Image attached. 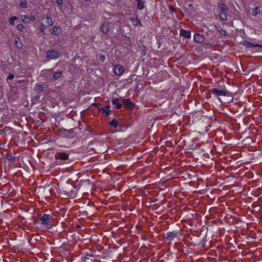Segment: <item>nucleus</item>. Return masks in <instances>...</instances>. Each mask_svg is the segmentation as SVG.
Masks as SVG:
<instances>
[{
    "label": "nucleus",
    "instance_id": "nucleus-16",
    "mask_svg": "<svg viewBox=\"0 0 262 262\" xmlns=\"http://www.w3.org/2000/svg\"><path fill=\"white\" fill-rule=\"evenodd\" d=\"M227 11L220 12L219 17L220 19L223 20H226L227 19Z\"/></svg>",
    "mask_w": 262,
    "mask_h": 262
},
{
    "label": "nucleus",
    "instance_id": "nucleus-31",
    "mask_svg": "<svg viewBox=\"0 0 262 262\" xmlns=\"http://www.w3.org/2000/svg\"><path fill=\"white\" fill-rule=\"evenodd\" d=\"M14 75H13V74H9V76H8V77H7V79H8V80H11L13 79H14Z\"/></svg>",
    "mask_w": 262,
    "mask_h": 262
},
{
    "label": "nucleus",
    "instance_id": "nucleus-43",
    "mask_svg": "<svg viewBox=\"0 0 262 262\" xmlns=\"http://www.w3.org/2000/svg\"><path fill=\"white\" fill-rule=\"evenodd\" d=\"M218 99H219L220 101H221V99H220V98H218Z\"/></svg>",
    "mask_w": 262,
    "mask_h": 262
},
{
    "label": "nucleus",
    "instance_id": "nucleus-6",
    "mask_svg": "<svg viewBox=\"0 0 262 262\" xmlns=\"http://www.w3.org/2000/svg\"><path fill=\"white\" fill-rule=\"evenodd\" d=\"M114 71L116 75L121 76L123 73L124 69L123 66L117 64L114 67Z\"/></svg>",
    "mask_w": 262,
    "mask_h": 262
},
{
    "label": "nucleus",
    "instance_id": "nucleus-7",
    "mask_svg": "<svg viewBox=\"0 0 262 262\" xmlns=\"http://www.w3.org/2000/svg\"><path fill=\"white\" fill-rule=\"evenodd\" d=\"M122 104L130 110H133L135 106L134 103L132 101H131L129 99H124L122 102Z\"/></svg>",
    "mask_w": 262,
    "mask_h": 262
},
{
    "label": "nucleus",
    "instance_id": "nucleus-29",
    "mask_svg": "<svg viewBox=\"0 0 262 262\" xmlns=\"http://www.w3.org/2000/svg\"><path fill=\"white\" fill-rule=\"evenodd\" d=\"M16 27L17 29L20 31H23L24 29V26L22 24H18Z\"/></svg>",
    "mask_w": 262,
    "mask_h": 262
},
{
    "label": "nucleus",
    "instance_id": "nucleus-8",
    "mask_svg": "<svg viewBox=\"0 0 262 262\" xmlns=\"http://www.w3.org/2000/svg\"><path fill=\"white\" fill-rule=\"evenodd\" d=\"M194 41L198 43H202L204 41V36L200 34L195 33L193 36Z\"/></svg>",
    "mask_w": 262,
    "mask_h": 262
},
{
    "label": "nucleus",
    "instance_id": "nucleus-21",
    "mask_svg": "<svg viewBox=\"0 0 262 262\" xmlns=\"http://www.w3.org/2000/svg\"><path fill=\"white\" fill-rule=\"evenodd\" d=\"M21 19L23 22L24 23H30L29 17L27 15H22L21 16Z\"/></svg>",
    "mask_w": 262,
    "mask_h": 262
},
{
    "label": "nucleus",
    "instance_id": "nucleus-28",
    "mask_svg": "<svg viewBox=\"0 0 262 262\" xmlns=\"http://www.w3.org/2000/svg\"><path fill=\"white\" fill-rule=\"evenodd\" d=\"M36 91L38 92H42L43 91V87L41 85H36L35 86Z\"/></svg>",
    "mask_w": 262,
    "mask_h": 262
},
{
    "label": "nucleus",
    "instance_id": "nucleus-26",
    "mask_svg": "<svg viewBox=\"0 0 262 262\" xmlns=\"http://www.w3.org/2000/svg\"><path fill=\"white\" fill-rule=\"evenodd\" d=\"M46 19H47L46 24H48V26H50L53 24V19L51 17H47L46 18Z\"/></svg>",
    "mask_w": 262,
    "mask_h": 262
},
{
    "label": "nucleus",
    "instance_id": "nucleus-37",
    "mask_svg": "<svg viewBox=\"0 0 262 262\" xmlns=\"http://www.w3.org/2000/svg\"><path fill=\"white\" fill-rule=\"evenodd\" d=\"M170 10L172 12V11H175L174 9L173 8L170 7Z\"/></svg>",
    "mask_w": 262,
    "mask_h": 262
},
{
    "label": "nucleus",
    "instance_id": "nucleus-5",
    "mask_svg": "<svg viewBox=\"0 0 262 262\" xmlns=\"http://www.w3.org/2000/svg\"><path fill=\"white\" fill-rule=\"evenodd\" d=\"M62 76V72L61 71L57 72H52L49 74V77L52 76L50 79L53 81H55Z\"/></svg>",
    "mask_w": 262,
    "mask_h": 262
},
{
    "label": "nucleus",
    "instance_id": "nucleus-10",
    "mask_svg": "<svg viewBox=\"0 0 262 262\" xmlns=\"http://www.w3.org/2000/svg\"><path fill=\"white\" fill-rule=\"evenodd\" d=\"M56 159H59L61 160H66L69 159V155L66 152H58L56 156Z\"/></svg>",
    "mask_w": 262,
    "mask_h": 262
},
{
    "label": "nucleus",
    "instance_id": "nucleus-38",
    "mask_svg": "<svg viewBox=\"0 0 262 262\" xmlns=\"http://www.w3.org/2000/svg\"><path fill=\"white\" fill-rule=\"evenodd\" d=\"M257 45V47H260L261 48H262V44H258V43H256Z\"/></svg>",
    "mask_w": 262,
    "mask_h": 262
},
{
    "label": "nucleus",
    "instance_id": "nucleus-30",
    "mask_svg": "<svg viewBox=\"0 0 262 262\" xmlns=\"http://www.w3.org/2000/svg\"><path fill=\"white\" fill-rule=\"evenodd\" d=\"M40 30L42 33H44L45 30V25L43 23H41L40 26Z\"/></svg>",
    "mask_w": 262,
    "mask_h": 262
},
{
    "label": "nucleus",
    "instance_id": "nucleus-35",
    "mask_svg": "<svg viewBox=\"0 0 262 262\" xmlns=\"http://www.w3.org/2000/svg\"><path fill=\"white\" fill-rule=\"evenodd\" d=\"M65 131L68 132V133H72L73 132V129H71L70 130H67L66 129Z\"/></svg>",
    "mask_w": 262,
    "mask_h": 262
},
{
    "label": "nucleus",
    "instance_id": "nucleus-19",
    "mask_svg": "<svg viewBox=\"0 0 262 262\" xmlns=\"http://www.w3.org/2000/svg\"><path fill=\"white\" fill-rule=\"evenodd\" d=\"M244 45L247 48L257 47V45L256 43L254 44L253 43L247 41L244 42Z\"/></svg>",
    "mask_w": 262,
    "mask_h": 262
},
{
    "label": "nucleus",
    "instance_id": "nucleus-24",
    "mask_svg": "<svg viewBox=\"0 0 262 262\" xmlns=\"http://www.w3.org/2000/svg\"><path fill=\"white\" fill-rule=\"evenodd\" d=\"M60 30V28L59 27H54L53 29V31L52 32V34L54 35H57Z\"/></svg>",
    "mask_w": 262,
    "mask_h": 262
},
{
    "label": "nucleus",
    "instance_id": "nucleus-40",
    "mask_svg": "<svg viewBox=\"0 0 262 262\" xmlns=\"http://www.w3.org/2000/svg\"><path fill=\"white\" fill-rule=\"evenodd\" d=\"M86 256H93L92 255H90V254H87Z\"/></svg>",
    "mask_w": 262,
    "mask_h": 262
},
{
    "label": "nucleus",
    "instance_id": "nucleus-32",
    "mask_svg": "<svg viewBox=\"0 0 262 262\" xmlns=\"http://www.w3.org/2000/svg\"><path fill=\"white\" fill-rule=\"evenodd\" d=\"M105 56L103 55H101L99 56V59L102 61L103 62L105 60Z\"/></svg>",
    "mask_w": 262,
    "mask_h": 262
},
{
    "label": "nucleus",
    "instance_id": "nucleus-23",
    "mask_svg": "<svg viewBox=\"0 0 262 262\" xmlns=\"http://www.w3.org/2000/svg\"><path fill=\"white\" fill-rule=\"evenodd\" d=\"M252 15L253 16H256V15H257L258 13H260V8L256 7L254 8L252 10Z\"/></svg>",
    "mask_w": 262,
    "mask_h": 262
},
{
    "label": "nucleus",
    "instance_id": "nucleus-15",
    "mask_svg": "<svg viewBox=\"0 0 262 262\" xmlns=\"http://www.w3.org/2000/svg\"><path fill=\"white\" fill-rule=\"evenodd\" d=\"M110 106L108 105H106L104 107L98 108V110L99 112H102L104 113L106 116H108L110 114Z\"/></svg>",
    "mask_w": 262,
    "mask_h": 262
},
{
    "label": "nucleus",
    "instance_id": "nucleus-13",
    "mask_svg": "<svg viewBox=\"0 0 262 262\" xmlns=\"http://www.w3.org/2000/svg\"><path fill=\"white\" fill-rule=\"evenodd\" d=\"M180 35L185 38H190L191 37V33L189 31H186L184 29H181L180 31Z\"/></svg>",
    "mask_w": 262,
    "mask_h": 262
},
{
    "label": "nucleus",
    "instance_id": "nucleus-41",
    "mask_svg": "<svg viewBox=\"0 0 262 262\" xmlns=\"http://www.w3.org/2000/svg\"><path fill=\"white\" fill-rule=\"evenodd\" d=\"M15 159L14 157L11 158V159Z\"/></svg>",
    "mask_w": 262,
    "mask_h": 262
},
{
    "label": "nucleus",
    "instance_id": "nucleus-27",
    "mask_svg": "<svg viewBox=\"0 0 262 262\" xmlns=\"http://www.w3.org/2000/svg\"><path fill=\"white\" fill-rule=\"evenodd\" d=\"M28 3L27 1H20V6L21 8H26L28 7Z\"/></svg>",
    "mask_w": 262,
    "mask_h": 262
},
{
    "label": "nucleus",
    "instance_id": "nucleus-14",
    "mask_svg": "<svg viewBox=\"0 0 262 262\" xmlns=\"http://www.w3.org/2000/svg\"><path fill=\"white\" fill-rule=\"evenodd\" d=\"M137 2V7L138 10H141L144 8L145 1L144 0H135Z\"/></svg>",
    "mask_w": 262,
    "mask_h": 262
},
{
    "label": "nucleus",
    "instance_id": "nucleus-4",
    "mask_svg": "<svg viewBox=\"0 0 262 262\" xmlns=\"http://www.w3.org/2000/svg\"><path fill=\"white\" fill-rule=\"evenodd\" d=\"M59 56V52L56 50H50L47 52L46 58L50 59L57 58Z\"/></svg>",
    "mask_w": 262,
    "mask_h": 262
},
{
    "label": "nucleus",
    "instance_id": "nucleus-36",
    "mask_svg": "<svg viewBox=\"0 0 262 262\" xmlns=\"http://www.w3.org/2000/svg\"><path fill=\"white\" fill-rule=\"evenodd\" d=\"M93 105L96 106L98 108H99V106L100 105V104H99V103H94Z\"/></svg>",
    "mask_w": 262,
    "mask_h": 262
},
{
    "label": "nucleus",
    "instance_id": "nucleus-1",
    "mask_svg": "<svg viewBox=\"0 0 262 262\" xmlns=\"http://www.w3.org/2000/svg\"><path fill=\"white\" fill-rule=\"evenodd\" d=\"M41 224L46 228L51 229L53 225V217L50 214H45L40 218Z\"/></svg>",
    "mask_w": 262,
    "mask_h": 262
},
{
    "label": "nucleus",
    "instance_id": "nucleus-18",
    "mask_svg": "<svg viewBox=\"0 0 262 262\" xmlns=\"http://www.w3.org/2000/svg\"><path fill=\"white\" fill-rule=\"evenodd\" d=\"M216 30L217 31V32L221 34V35H225V36H227L228 35V33H227V32L223 29L221 27H217L216 28Z\"/></svg>",
    "mask_w": 262,
    "mask_h": 262
},
{
    "label": "nucleus",
    "instance_id": "nucleus-34",
    "mask_svg": "<svg viewBox=\"0 0 262 262\" xmlns=\"http://www.w3.org/2000/svg\"><path fill=\"white\" fill-rule=\"evenodd\" d=\"M56 3L58 5H62L63 3V0H56Z\"/></svg>",
    "mask_w": 262,
    "mask_h": 262
},
{
    "label": "nucleus",
    "instance_id": "nucleus-39",
    "mask_svg": "<svg viewBox=\"0 0 262 262\" xmlns=\"http://www.w3.org/2000/svg\"><path fill=\"white\" fill-rule=\"evenodd\" d=\"M86 2H90L91 0H84Z\"/></svg>",
    "mask_w": 262,
    "mask_h": 262
},
{
    "label": "nucleus",
    "instance_id": "nucleus-3",
    "mask_svg": "<svg viewBox=\"0 0 262 262\" xmlns=\"http://www.w3.org/2000/svg\"><path fill=\"white\" fill-rule=\"evenodd\" d=\"M178 234V232L176 231L168 232L163 234V237L165 241H171L177 237Z\"/></svg>",
    "mask_w": 262,
    "mask_h": 262
},
{
    "label": "nucleus",
    "instance_id": "nucleus-9",
    "mask_svg": "<svg viewBox=\"0 0 262 262\" xmlns=\"http://www.w3.org/2000/svg\"><path fill=\"white\" fill-rule=\"evenodd\" d=\"M129 20L133 23V25L135 27L137 26H142L141 21L140 20L139 18L136 17H132L129 18Z\"/></svg>",
    "mask_w": 262,
    "mask_h": 262
},
{
    "label": "nucleus",
    "instance_id": "nucleus-12",
    "mask_svg": "<svg viewBox=\"0 0 262 262\" xmlns=\"http://www.w3.org/2000/svg\"><path fill=\"white\" fill-rule=\"evenodd\" d=\"M100 30L104 34H106L109 31L108 23L104 22L100 27Z\"/></svg>",
    "mask_w": 262,
    "mask_h": 262
},
{
    "label": "nucleus",
    "instance_id": "nucleus-2",
    "mask_svg": "<svg viewBox=\"0 0 262 262\" xmlns=\"http://www.w3.org/2000/svg\"><path fill=\"white\" fill-rule=\"evenodd\" d=\"M210 91L212 93L213 95L215 96H231V93L228 91L225 90H220L216 88L212 89L210 90Z\"/></svg>",
    "mask_w": 262,
    "mask_h": 262
},
{
    "label": "nucleus",
    "instance_id": "nucleus-20",
    "mask_svg": "<svg viewBox=\"0 0 262 262\" xmlns=\"http://www.w3.org/2000/svg\"><path fill=\"white\" fill-rule=\"evenodd\" d=\"M110 124L112 127L116 128L118 125V122L116 119H114L110 122Z\"/></svg>",
    "mask_w": 262,
    "mask_h": 262
},
{
    "label": "nucleus",
    "instance_id": "nucleus-22",
    "mask_svg": "<svg viewBox=\"0 0 262 262\" xmlns=\"http://www.w3.org/2000/svg\"><path fill=\"white\" fill-rule=\"evenodd\" d=\"M220 12L227 11L228 9L224 4H221L219 6Z\"/></svg>",
    "mask_w": 262,
    "mask_h": 262
},
{
    "label": "nucleus",
    "instance_id": "nucleus-17",
    "mask_svg": "<svg viewBox=\"0 0 262 262\" xmlns=\"http://www.w3.org/2000/svg\"><path fill=\"white\" fill-rule=\"evenodd\" d=\"M15 45L19 49L22 48L23 45L21 41L20 38L19 37H16L15 40Z\"/></svg>",
    "mask_w": 262,
    "mask_h": 262
},
{
    "label": "nucleus",
    "instance_id": "nucleus-11",
    "mask_svg": "<svg viewBox=\"0 0 262 262\" xmlns=\"http://www.w3.org/2000/svg\"><path fill=\"white\" fill-rule=\"evenodd\" d=\"M112 104L115 105V107L117 110H119L122 106V103L119 102V100L118 98H114L112 99Z\"/></svg>",
    "mask_w": 262,
    "mask_h": 262
},
{
    "label": "nucleus",
    "instance_id": "nucleus-33",
    "mask_svg": "<svg viewBox=\"0 0 262 262\" xmlns=\"http://www.w3.org/2000/svg\"><path fill=\"white\" fill-rule=\"evenodd\" d=\"M29 17L30 22L34 21L35 20V17L34 15H31L30 16H29Z\"/></svg>",
    "mask_w": 262,
    "mask_h": 262
},
{
    "label": "nucleus",
    "instance_id": "nucleus-25",
    "mask_svg": "<svg viewBox=\"0 0 262 262\" xmlns=\"http://www.w3.org/2000/svg\"><path fill=\"white\" fill-rule=\"evenodd\" d=\"M18 19V17L16 16L11 17L9 19V23L10 25H13L14 23V20H17Z\"/></svg>",
    "mask_w": 262,
    "mask_h": 262
},
{
    "label": "nucleus",
    "instance_id": "nucleus-42",
    "mask_svg": "<svg viewBox=\"0 0 262 262\" xmlns=\"http://www.w3.org/2000/svg\"><path fill=\"white\" fill-rule=\"evenodd\" d=\"M15 159L14 157L11 158V159Z\"/></svg>",
    "mask_w": 262,
    "mask_h": 262
}]
</instances>
